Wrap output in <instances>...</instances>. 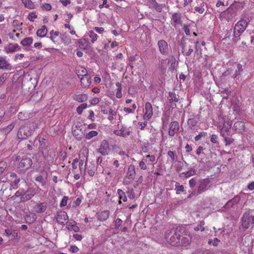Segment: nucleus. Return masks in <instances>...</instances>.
Here are the masks:
<instances>
[{"mask_svg": "<svg viewBox=\"0 0 254 254\" xmlns=\"http://www.w3.org/2000/svg\"><path fill=\"white\" fill-rule=\"evenodd\" d=\"M145 110V113L143 116V119L144 120H149L151 118L153 115V109L152 105L150 103H146Z\"/></svg>", "mask_w": 254, "mask_h": 254, "instance_id": "nucleus-13", "label": "nucleus"}, {"mask_svg": "<svg viewBox=\"0 0 254 254\" xmlns=\"http://www.w3.org/2000/svg\"><path fill=\"white\" fill-rule=\"evenodd\" d=\"M72 134L78 140H81L84 136V134L82 129L76 127L75 129L72 130Z\"/></svg>", "mask_w": 254, "mask_h": 254, "instance_id": "nucleus-25", "label": "nucleus"}, {"mask_svg": "<svg viewBox=\"0 0 254 254\" xmlns=\"http://www.w3.org/2000/svg\"><path fill=\"white\" fill-rule=\"evenodd\" d=\"M148 143H144L142 146V150L144 153H147L148 151Z\"/></svg>", "mask_w": 254, "mask_h": 254, "instance_id": "nucleus-60", "label": "nucleus"}, {"mask_svg": "<svg viewBox=\"0 0 254 254\" xmlns=\"http://www.w3.org/2000/svg\"><path fill=\"white\" fill-rule=\"evenodd\" d=\"M68 225V227H67V229L69 230H73L75 232H78L80 230L79 227L76 226V223L74 221H73V224L69 223Z\"/></svg>", "mask_w": 254, "mask_h": 254, "instance_id": "nucleus-35", "label": "nucleus"}, {"mask_svg": "<svg viewBox=\"0 0 254 254\" xmlns=\"http://www.w3.org/2000/svg\"><path fill=\"white\" fill-rule=\"evenodd\" d=\"M19 45L17 44H9L7 47L5 48V50L7 53H12L19 49Z\"/></svg>", "mask_w": 254, "mask_h": 254, "instance_id": "nucleus-29", "label": "nucleus"}, {"mask_svg": "<svg viewBox=\"0 0 254 254\" xmlns=\"http://www.w3.org/2000/svg\"><path fill=\"white\" fill-rule=\"evenodd\" d=\"M7 175L9 176L8 179L10 182L12 186H16L19 183L20 179L18 177L15 173L11 172L8 173Z\"/></svg>", "mask_w": 254, "mask_h": 254, "instance_id": "nucleus-16", "label": "nucleus"}, {"mask_svg": "<svg viewBox=\"0 0 254 254\" xmlns=\"http://www.w3.org/2000/svg\"><path fill=\"white\" fill-rule=\"evenodd\" d=\"M33 130L28 126L21 127L17 133V137L20 139H25L30 136Z\"/></svg>", "mask_w": 254, "mask_h": 254, "instance_id": "nucleus-4", "label": "nucleus"}, {"mask_svg": "<svg viewBox=\"0 0 254 254\" xmlns=\"http://www.w3.org/2000/svg\"><path fill=\"white\" fill-rule=\"evenodd\" d=\"M116 85L117 87V93H116V97L117 98H121L122 96V84L121 83L118 82L116 83Z\"/></svg>", "mask_w": 254, "mask_h": 254, "instance_id": "nucleus-36", "label": "nucleus"}, {"mask_svg": "<svg viewBox=\"0 0 254 254\" xmlns=\"http://www.w3.org/2000/svg\"><path fill=\"white\" fill-rule=\"evenodd\" d=\"M176 193L179 194L181 191H184V187L183 185L180 186L178 183H176L175 184Z\"/></svg>", "mask_w": 254, "mask_h": 254, "instance_id": "nucleus-47", "label": "nucleus"}, {"mask_svg": "<svg viewBox=\"0 0 254 254\" xmlns=\"http://www.w3.org/2000/svg\"><path fill=\"white\" fill-rule=\"evenodd\" d=\"M109 215L110 211L104 210L98 213V219L101 221H104L109 218Z\"/></svg>", "mask_w": 254, "mask_h": 254, "instance_id": "nucleus-26", "label": "nucleus"}, {"mask_svg": "<svg viewBox=\"0 0 254 254\" xmlns=\"http://www.w3.org/2000/svg\"><path fill=\"white\" fill-rule=\"evenodd\" d=\"M234 127L239 133H242L245 130V124L242 121L236 122L234 125Z\"/></svg>", "mask_w": 254, "mask_h": 254, "instance_id": "nucleus-23", "label": "nucleus"}, {"mask_svg": "<svg viewBox=\"0 0 254 254\" xmlns=\"http://www.w3.org/2000/svg\"><path fill=\"white\" fill-rule=\"evenodd\" d=\"M248 26L247 21L242 19L235 25L234 29V35L235 38L239 37L241 34L245 30Z\"/></svg>", "mask_w": 254, "mask_h": 254, "instance_id": "nucleus-3", "label": "nucleus"}, {"mask_svg": "<svg viewBox=\"0 0 254 254\" xmlns=\"http://www.w3.org/2000/svg\"><path fill=\"white\" fill-rule=\"evenodd\" d=\"M179 130V124L177 121L171 122L169 125V135L174 136L175 133Z\"/></svg>", "mask_w": 254, "mask_h": 254, "instance_id": "nucleus-10", "label": "nucleus"}, {"mask_svg": "<svg viewBox=\"0 0 254 254\" xmlns=\"http://www.w3.org/2000/svg\"><path fill=\"white\" fill-rule=\"evenodd\" d=\"M234 204L232 202L231 200H229L225 205L224 207L226 209H229L233 207Z\"/></svg>", "mask_w": 254, "mask_h": 254, "instance_id": "nucleus-61", "label": "nucleus"}, {"mask_svg": "<svg viewBox=\"0 0 254 254\" xmlns=\"http://www.w3.org/2000/svg\"><path fill=\"white\" fill-rule=\"evenodd\" d=\"M133 180V179H132L127 177H126L124 179L123 183L126 185H128V184H130L132 182Z\"/></svg>", "mask_w": 254, "mask_h": 254, "instance_id": "nucleus-58", "label": "nucleus"}, {"mask_svg": "<svg viewBox=\"0 0 254 254\" xmlns=\"http://www.w3.org/2000/svg\"><path fill=\"white\" fill-rule=\"evenodd\" d=\"M68 199V197L67 196H64L63 197L60 206L61 207L65 206L67 204V201Z\"/></svg>", "mask_w": 254, "mask_h": 254, "instance_id": "nucleus-53", "label": "nucleus"}, {"mask_svg": "<svg viewBox=\"0 0 254 254\" xmlns=\"http://www.w3.org/2000/svg\"><path fill=\"white\" fill-rule=\"evenodd\" d=\"M135 172L134 167L133 166H129L128 169V172L127 173V177L130 179H134L135 177Z\"/></svg>", "mask_w": 254, "mask_h": 254, "instance_id": "nucleus-33", "label": "nucleus"}, {"mask_svg": "<svg viewBox=\"0 0 254 254\" xmlns=\"http://www.w3.org/2000/svg\"><path fill=\"white\" fill-rule=\"evenodd\" d=\"M87 105L86 103H83V104H81L76 109L77 113L79 115H81L82 113L83 110L84 109H86L87 108Z\"/></svg>", "mask_w": 254, "mask_h": 254, "instance_id": "nucleus-42", "label": "nucleus"}, {"mask_svg": "<svg viewBox=\"0 0 254 254\" xmlns=\"http://www.w3.org/2000/svg\"><path fill=\"white\" fill-rule=\"evenodd\" d=\"M204 221L200 222V224L199 225H198L196 227H195L194 228V230L195 231H199V230H200L201 231H204L205 229L204 227L203 226V225H204Z\"/></svg>", "mask_w": 254, "mask_h": 254, "instance_id": "nucleus-54", "label": "nucleus"}, {"mask_svg": "<svg viewBox=\"0 0 254 254\" xmlns=\"http://www.w3.org/2000/svg\"><path fill=\"white\" fill-rule=\"evenodd\" d=\"M231 127V124L229 122H225L223 124V127H222L220 131V134L222 136L225 135H229L230 129Z\"/></svg>", "mask_w": 254, "mask_h": 254, "instance_id": "nucleus-17", "label": "nucleus"}, {"mask_svg": "<svg viewBox=\"0 0 254 254\" xmlns=\"http://www.w3.org/2000/svg\"><path fill=\"white\" fill-rule=\"evenodd\" d=\"M114 133L117 135L120 136L126 137L130 135L131 132L128 129H127L125 128H122L120 130H116L114 131Z\"/></svg>", "mask_w": 254, "mask_h": 254, "instance_id": "nucleus-27", "label": "nucleus"}, {"mask_svg": "<svg viewBox=\"0 0 254 254\" xmlns=\"http://www.w3.org/2000/svg\"><path fill=\"white\" fill-rule=\"evenodd\" d=\"M180 234H182V233L180 230L176 228H173L166 232L165 239L167 243L170 245L174 246H179Z\"/></svg>", "mask_w": 254, "mask_h": 254, "instance_id": "nucleus-1", "label": "nucleus"}, {"mask_svg": "<svg viewBox=\"0 0 254 254\" xmlns=\"http://www.w3.org/2000/svg\"><path fill=\"white\" fill-rule=\"evenodd\" d=\"M79 251V249L76 246H71L69 248V251L72 253H76Z\"/></svg>", "mask_w": 254, "mask_h": 254, "instance_id": "nucleus-59", "label": "nucleus"}, {"mask_svg": "<svg viewBox=\"0 0 254 254\" xmlns=\"http://www.w3.org/2000/svg\"><path fill=\"white\" fill-rule=\"evenodd\" d=\"M7 78V73H4L0 76V81L3 84L6 81Z\"/></svg>", "mask_w": 254, "mask_h": 254, "instance_id": "nucleus-57", "label": "nucleus"}, {"mask_svg": "<svg viewBox=\"0 0 254 254\" xmlns=\"http://www.w3.org/2000/svg\"><path fill=\"white\" fill-rule=\"evenodd\" d=\"M148 4L150 7L154 8L158 12H161L162 8L165 7L164 4H159L156 0H148Z\"/></svg>", "mask_w": 254, "mask_h": 254, "instance_id": "nucleus-14", "label": "nucleus"}, {"mask_svg": "<svg viewBox=\"0 0 254 254\" xmlns=\"http://www.w3.org/2000/svg\"><path fill=\"white\" fill-rule=\"evenodd\" d=\"M159 52L164 55H167L169 52L168 43L164 40H160L157 43Z\"/></svg>", "mask_w": 254, "mask_h": 254, "instance_id": "nucleus-8", "label": "nucleus"}, {"mask_svg": "<svg viewBox=\"0 0 254 254\" xmlns=\"http://www.w3.org/2000/svg\"><path fill=\"white\" fill-rule=\"evenodd\" d=\"M97 134H98V132L96 131L92 130V131H90L88 133H87L85 137L87 139H90L92 137L97 135Z\"/></svg>", "mask_w": 254, "mask_h": 254, "instance_id": "nucleus-43", "label": "nucleus"}, {"mask_svg": "<svg viewBox=\"0 0 254 254\" xmlns=\"http://www.w3.org/2000/svg\"><path fill=\"white\" fill-rule=\"evenodd\" d=\"M32 164V161L29 157H23L20 160L18 168L20 171L24 173Z\"/></svg>", "mask_w": 254, "mask_h": 254, "instance_id": "nucleus-6", "label": "nucleus"}, {"mask_svg": "<svg viewBox=\"0 0 254 254\" xmlns=\"http://www.w3.org/2000/svg\"><path fill=\"white\" fill-rule=\"evenodd\" d=\"M115 228L116 229H119V228L121 226L122 224V220L120 218H117L116 220H115Z\"/></svg>", "mask_w": 254, "mask_h": 254, "instance_id": "nucleus-50", "label": "nucleus"}, {"mask_svg": "<svg viewBox=\"0 0 254 254\" xmlns=\"http://www.w3.org/2000/svg\"><path fill=\"white\" fill-rule=\"evenodd\" d=\"M33 39L32 37H27L22 40L20 43L23 46H29L32 43Z\"/></svg>", "mask_w": 254, "mask_h": 254, "instance_id": "nucleus-38", "label": "nucleus"}, {"mask_svg": "<svg viewBox=\"0 0 254 254\" xmlns=\"http://www.w3.org/2000/svg\"><path fill=\"white\" fill-rule=\"evenodd\" d=\"M190 235L184 234H180V239L179 246L186 247L190 243Z\"/></svg>", "mask_w": 254, "mask_h": 254, "instance_id": "nucleus-11", "label": "nucleus"}, {"mask_svg": "<svg viewBox=\"0 0 254 254\" xmlns=\"http://www.w3.org/2000/svg\"><path fill=\"white\" fill-rule=\"evenodd\" d=\"M50 39L52 40H54V39L56 37H57L58 36H59V32H58V31H54V30H52L50 31Z\"/></svg>", "mask_w": 254, "mask_h": 254, "instance_id": "nucleus-52", "label": "nucleus"}, {"mask_svg": "<svg viewBox=\"0 0 254 254\" xmlns=\"http://www.w3.org/2000/svg\"><path fill=\"white\" fill-rule=\"evenodd\" d=\"M204 5V3L203 2L201 3V7L196 6L194 9L195 11H197L200 14L203 13L204 11V8L203 7Z\"/></svg>", "mask_w": 254, "mask_h": 254, "instance_id": "nucleus-51", "label": "nucleus"}, {"mask_svg": "<svg viewBox=\"0 0 254 254\" xmlns=\"http://www.w3.org/2000/svg\"><path fill=\"white\" fill-rule=\"evenodd\" d=\"M238 70H236L235 73L233 75V78H236L238 75H239L241 72L243 70L242 65L240 64H238L237 65Z\"/></svg>", "mask_w": 254, "mask_h": 254, "instance_id": "nucleus-44", "label": "nucleus"}, {"mask_svg": "<svg viewBox=\"0 0 254 254\" xmlns=\"http://www.w3.org/2000/svg\"><path fill=\"white\" fill-rule=\"evenodd\" d=\"M76 73L79 77H84L88 75L87 70L83 67H78V68L76 70Z\"/></svg>", "mask_w": 254, "mask_h": 254, "instance_id": "nucleus-34", "label": "nucleus"}, {"mask_svg": "<svg viewBox=\"0 0 254 254\" xmlns=\"http://www.w3.org/2000/svg\"><path fill=\"white\" fill-rule=\"evenodd\" d=\"M241 222L245 230L248 229L251 225L254 226V214L251 211L245 212L241 218Z\"/></svg>", "mask_w": 254, "mask_h": 254, "instance_id": "nucleus-2", "label": "nucleus"}, {"mask_svg": "<svg viewBox=\"0 0 254 254\" xmlns=\"http://www.w3.org/2000/svg\"><path fill=\"white\" fill-rule=\"evenodd\" d=\"M48 30L45 25L42 26L41 28L37 31V35L40 37H44L47 33Z\"/></svg>", "mask_w": 254, "mask_h": 254, "instance_id": "nucleus-31", "label": "nucleus"}, {"mask_svg": "<svg viewBox=\"0 0 254 254\" xmlns=\"http://www.w3.org/2000/svg\"><path fill=\"white\" fill-rule=\"evenodd\" d=\"M195 173H196V171L194 169L191 168L188 172H187L186 173L183 172L182 174L185 175V177L186 178H189V177H190V176L194 175L195 174Z\"/></svg>", "mask_w": 254, "mask_h": 254, "instance_id": "nucleus-40", "label": "nucleus"}, {"mask_svg": "<svg viewBox=\"0 0 254 254\" xmlns=\"http://www.w3.org/2000/svg\"><path fill=\"white\" fill-rule=\"evenodd\" d=\"M40 146L39 148L41 150L43 154L47 153L48 151V145L47 141L43 138L39 139Z\"/></svg>", "mask_w": 254, "mask_h": 254, "instance_id": "nucleus-21", "label": "nucleus"}, {"mask_svg": "<svg viewBox=\"0 0 254 254\" xmlns=\"http://www.w3.org/2000/svg\"><path fill=\"white\" fill-rule=\"evenodd\" d=\"M6 167V164L5 162L0 163V174L2 173Z\"/></svg>", "mask_w": 254, "mask_h": 254, "instance_id": "nucleus-62", "label": "nucleus"}, {"mask_svg": "<svg viewBox=\"0 0 254 254\" xmlns=\"http://www.w3.org/2000/svg\"><path fill=\"white\" fill-rule=\"evenodd\" d=\"M172 20H173V24L175 26L181 24V14L177 12L173 13L172 15Z\"/></svg>", "mask_w": 254, "mask_h": 254, "instance_id": "nucleus-24", "label": "nucleus"}, {"mask_svg": "<svg viewBox=\"0 0 254 254\" xmlns=\"http://www.w3.org/2000/svg\"><path fill=\"white\" fill-rule=\"evenodd\" d=\"M74 100L78 102H83L87 99V95L85 94L76 95L73 97Z\"/></svg>", "mask_w": 254, "mask_h": 254, "instance_id": "nucleus-32", "label": "nucleus"}, {"mask_svg": "<svg viewBox=\"0 0 254 254\" xmlns=\"http://www.w3.org/2000/svg\"><path fill=\"white\" fill-rule=\"evenodd\" d=\"M110 150L108 141L106 140H104L102 141L99 148L97 149V152L100 153L103 156H106L109 154Z\"/></svg>", "mask_w": 254, "mask_h": 254, "instance_id": "nucleus-7", "label": "nucleus"}, {"mask_svg": "<svg viewBox=\"0 0 254 254\" xmlns=\"http://www.w3.org/2000/svg\"><path fill=\"white\" fill-rule=\"evenodd\" d=\"M198 118L196 116L192 115L188 120V125L189 128L192 129L196 127L198 123Z\"/></svg>", "mask_w": 254, "mask_h": 254, "instance_id": "nucleus-15", "label": "nucleus"}, {"mask_svg": "<svg viewBox=\"0 0 254 254\" xmlns=\"http://www.w3.org/2000/svg\"><path fill=\"white\" fill-rule=\"evenodd\" d=\"M127 193L129 198L133 199L135 198V193L133 189H128Z\"/></svg>", "mask_w": 254, "mask_h": 254, "instance_id": "nucleus-45", "label": "nucleus"}, {"mask_svg": "<svg viewBox=\"0 0 254 254\" xmlns=\"http://www.w3.org/2000/svg\"><path fill=\"white\" fill-rule=\"evenodd\" d=\"M22 2L26 7L30 9L34 8V4L31 0H22Z\"/></svg>", "mask_w": 254, "mask_h": 254, "instance_id": "nucleus-39", "label": "nucleus"}, {"mask_svg": "<svg viewBox=\"0 0 254 254\" xmlns=\"http://www.w3.org/2000/svg\"><path fill=\"white\" fill-rule=\"evenodd\" d=\"M89 37L92 39L91 42L93 43L97 40V35L93 31H91L89 33Z\"/></svg>", "mask_w": 254, "mask_h": 254, "instance_id": "nucleus-48", "label": "nucleus"}, {"mask_svg": "<svg viewBox=\"0 0 254 254\" xmlns=\"http://www.w3.org/2000/svg\"><path fill=\"white\" fill-rule=\"evenodd\" d=\"M179 96L176 95L175 93L173 92H169L168 101L169 103L172 104L173 102H178L179 101Z\"/></svg>", "mask_w": 254, "mask_h": 254, "instance_id": "nucleus-28", "label": "nucleus"}, {"mask_svg": "<svg viewBox=\"0 0 254 254\" xmlns=\"http://www.w3.org/2000/svg\"><path fill=\"white\" fill-rule=\"evenodd\" d=\"M80 82L81 85L83 88L89 87L91 83L90 75L88 74L84 77H81Z\"/></svg>", "mask_w": 254, "mask_h": 254, "instance_id": "nucleus-22", "label": "nucleus"}, {"mask_svg": "<svg viewBox=\"0 0 254 254\" xmlns=\"http://www.w3.org/2000/svg\"><path fill=\"white\" fill-rule=\"evenodd\" d=\"M227 135H225L223 136L224 137V140L225 141V145H230L231 144L233 141H234V139L232 138H230L227 136Z\"/></svg>", "mask_w": 254, "mask_h": 254, "instance_id": "nucleus-46", "label": "nucleus"}, {"mask_svg": "<svg viewBox=\"0 0 254 254\" xmlns=\"http://www.w3.org/2000/svg\"><path fill=\"white\" fill-rule=\"evenodd\" d=\"M48 204L46 202H40L34 206L35 211L38 213H41L46 211Z\"/></svg>", "mask_w": 254, "mask_h": 254, "instance_id": "nucleus-20", "label": "nucleus"}, {"mask_svg": "<svg viewBox=\"0 0 254 254\" xmlns=\"http://www.w3.org/2000/svg\"><path fill=\"white\" fill-rule=\"evenodd\" d=\"M192 45H189V50L185 53L184 54L186 56H190L192 53L193 51V49L192 48Z\"/></svg>", "mask_w": 254, "mask_h": 254, "instance_id": "nucleus-63", "label": "nucleus"}, {"mask_svg": "<svg viewBox=\"0 0 254 254\" xmlns=\"http://www.w3.org/2000/svg\"><path fill=\"white\" fill-rule=\"evenodd\" d=\"M109 112L110 114V116L108 117V119L110 121L113 120L114 119V116H116L117 114L116 112L114 111L112 108H110Z\"/></svg>", "mask_w": 254, "mask_h": 254, "instance_id": "nucleus-49", "label": "nucleus"}, {"mask_svg": "<svg viewBox=\"0 0 254 254\" xmlns=\"http://www.w3.org/2000/svg\"><path fill=\"white\" fill-rule=\"evenodd\" d=\"M167 154L171 158L173 162H176L177 161L178 157L174 152L169 150L168 151Z\"/></svg>", "mask_w": 254, "mask_h": 254, "instance_id": "nucleus-41", "label": "nucleus"}, {"mask_svg": "<svg viewBox=\"0 0 254 254\" xmlns=\"http://www.w3.org/2000/svg\"><path fill=\"white\" fill-rule=\"evenodd\" d=\"M37 16L35 13L32 12V13H30L29 14L28 16V19L30 21H34L33 19L37 18Z\"/></svg>", "mask_w": 254, "mask_h": 254, "instance_id": "nucleus-56", "label": "nucleus"}, {"mask_svg": "<svg viewBox=\"0 0 254 254\" xmlns=\"http://www.w3.org/2000/svg\"><path fill=\"white\" fill-rule=\"evenodd\" d=\"M117 192L119 194L120 199H122L124 202H126L127 201L126 195L123 190L119 189L118 190Z\"/></svg>", "mask_w": 254, "mask_h": 254, "instance_id": "nucleus-37", "label": "nucleus"}, {"mask_svg": "<svg viewBox=\"0 0 254 254\" xmlns=\"http://www.w3.org/2000/svg\"><path fill=\"white\" fill-rule=\"evenodd\" d=\"M196 181L194 178H192V179H190L189 181V185L191 188H192L194 187H195L196 185Z\"/></svg>", "mask_w": 254, "mask_h": 254, "instance_id": "nucleus-64", "label": "nucleus"}, {"mask_svg": "<svg viewBox=\"0 0 254 254\" xmlns=\"http://www.w3.org/2000/svg\"><path fill=\"white\" fill-rule=\"evenodd\" d=\"M47 172L45 171H43L39 175L36 177L35 181L39 183L42 186L44 187L46 184L47 181Z\"/></svg>", "mask_w": 254, "mask_h": 254, "instance_id": "nucleus-9", "label": "nucleus"}, {"mask_svg": "<svg viewBox=\"0 0 254 254\" xmlns=\"http://www.w3.org/2000/svg\"><path fill=\"white\" fill-rule=\"evenodd\" d=\"M25 219L27 223L32 224L36 221V217L34 214L26 213L25 215Z\"/></svg>", "mask_w": 254, "mask_h": 254, "instance_id": "nucleus-30", "label": "nucleus"}, {"mask_svg": "<svg viewBox=\"0 0 254 254\" xmlns=\"http://www.w3.org/2000/svg\"><path fill=\"white\" fill-rule=\"evenodd\" d=\"M210 180L208 178L199 179L197 183V194L206 191L210 187Z\"/></svg>", "mask_w": 254, "mask_h": 254, "instance_id": "nucleus-5", "label": "nucleus"}, {"mask_svg": "<svg viewBox=\"0 0 254 254\" xmlns=\"http://www.w3.org/2000/svg\"><path fill=\"white\" fill-rule=\"evenodd\" d=\"M55 218L58 223L63 225L64 224V221L68 219V216L65 212H62L58 213Z\"/></svg>", "mask_w": 254, "mask_h": 254, "instance_id": "nucleus-18", "label": "nucleus"}, {"mask_svg": "<svg viewBox=\"0 0 254 254\" xmlns=\"http://www.w3.org/2000/svg\"><path fill=\"white\" fill-rule=\"evenodd\" d=\"M11 68V64L6 60V58L0 56V69H7Z\"/></svg>", "mask_w": 254, "mask_h": 254, "instance_id": "nucleus-19", "label": "nucleus"}, {"mask_svg": "<svg viewBox=\"0 0 254 254\" xmlns=\"http://www.w3.org/2000/svg\"><path fill=\"white\" fill-rule=\"evenodd\" d=\"M219 241L220 240L218 238H215L213 240L211 239L209 240L208 243L209 244H211V243H212V245L214 246H217L218 245V242H219Z\"/></svg>", "mask_w": 254, "mask_h": 254, "instance_id": "nucleus-55", "label": "nucleus"}, {"mask_svg": "<svg viewBox=\"0 0 254 254\" xmlns=\"http://www.w3.org/2000/svg\"><path fill=\"white\" fill-rule=\"evenodd\" d=\"M35 195L34 190L30 188L28 189L25 192H23V194L22 195L20 200L22 202H25L27 200H30Z\"/></svg>", "mask_w": 254, "mask_h": 254, "instance_id": "nucleus-12", "label": "nucleus"}]
</instances>
